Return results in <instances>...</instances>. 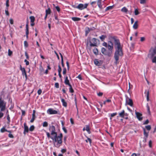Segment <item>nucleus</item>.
Segmentation results:
<instances>
[{"mask_svg":"<svg viewBox=\"0 0 156 156\" xmlns=\"http://www.w3.org/2000/svg\"><path fill=\"white\" fill-rule=\"evenodd\" d=\"M55 8L58 12H59L60 11V8L58 6H56Z\"/></svg>","mask_w":156,"mask_h":156,"instance_id":"58","label":"nucleus"},{"mask_svg":"<svg viewBox=\"0 0 156 156\" xmlns=\"http://www.w3.org/2000/svg\"><path fill=\"white\" fill-rule=\"evenodd\" d=\"M101 51L103 54L109 57L111 56L112 55L108 50H106L104 48H101Z\"/></svg>","mask_w":156,"mask_h":156,"instance_id":"5","label":"nucleus"},{"mask_svg":"<svg viewBox=\"0 0 156 156\" xmlns=\"http://www.w3.org/2000/svg\"><path fill=\"white\" fill-rule=\"evenodd\" d=\"M156 54V47L154 48L151 47L149 50L148 57L152 58Z\"/></svg>","mask_w":156,"mask_h":156,"instance_id":"4","label":"nucleus"},{"mask_svg":"<svg viewBox=\"0 0 156 156\" xmlns=\"http://www.w3.org/2000/svg\"><path fill=\"white\" fill-rule=\"evenodd\" d=\"M134 19H133V18H131V23L132 24L133 22H134Z\"/></svg>","mask_w":156,"mask_h":156,"instance_id":"64","label":"nucleus"},{"mask_svg":"<svg viewBox=\"0 0 156 156\" xmlns=\"http://www.w3.org/2000/svg\"><path fill=\"white\" fill-rule=\"evenodd\" d=\"M106 37V35H102L99 38L102 41H103Z\"/></svg>","mask_w":156,"mask_h":156,"instance_id":"26","label":"nucleus"},{"mask_svg":"<svg viewBox=\"0 0 156 156\" xmlns=\"http://www.w3.org/2000/svg\"><path fill=\"white\" fill-rule=\"evenodd\" d=\"M26 30H29L28 22H27V23L26 24Z\"/></svg>","mask_w":156,"mask_h":156,"instance_id":"59","label":"nucleus"},{"mask_svg":"<svg viewBox=\"0 0 156 156\" xmlns=\"http://www.w3.org/2000/svg\"><path fill=\"white\" fill-rule=\"evenodd\" d=\"M102 45L106 47H107L108 45V43H107L106 42H104L102 44Z\"/></svg>","mask_w":156,"mask_h":156,"instance_id":"43","label":"nucleus"},{"mask_svg":"<svg viewBox=\"0 0 156 156\" xmlns=\"http://www.w3.org/2000/svg\"><path fill=\"white\" fill-rule=\"evenodd\" d=\"M5 13L6 15L8 16L9 15V13L8 11H5Z\"/></svg>","mask_w":156,"mask_h":156,"instance_id":"63","label":"nucleus"},{"mask_svg":"<svg viewBox=\"0 0 156 156\" xmlns=\"http://www.w3.org/2000/svg\"><path fill=\"white\" fill-rule=\"evenodd\" d=\"M143 130H144V136H145L146 138H147L148 136V132H146V130L144 128L143 129Z\"/></svg>","mask_w":156,"mask_h":156,"instance_id":"21","label":"nucleus"},{"mask_svg":"<svg viewBox=\"0 0 156 156\" xmlns=\"http://www.w3.org/2000/svg\"><path fill=\"white\" fill-rule=\"evenodd\" d=\"M61 101L62 103V105L65 107H66L67 106V104L65 101V100L63 98H61Z\"/></svg>","mask_w":156,"mask_h":156,"instance_id":"17","label":"nucleus"},{"mask_svg":"<svg viewBox=\"0 0 156 156\" xmlns=\"http://www.w3.org/2000/svg\"><path fill=\"white\" fill-rule=\"evenodd\" d=\"M6 102L2 99V97H0V111L3 112L6 109Z\"/></svg>","mask_w":156,"mask_h":156,"instance_id":"3","label":"nucleus"},{"mask_svg":"<svg viewBox=\"0 0 156 156\" xmlns=\"http://www.w3.org/2000/svg\"><path fill=\"white\" fill-rule=\"evenodd\" d=\"M96 2H95V1H94V2H91L90 4L91 5H92L93 6L94 5H96Z\"/></svg>","mask_w":156,"mask_h":156,"instance_id":"51","label":"nucleus"},{"mask_svg":"<svg viewBox=\"0 0 156 156\" xmlns=\"http://www.w3.org/2000/svg\"><path fill=\"white\" fill-rule=\"evenodd\" d=\"M147 0H140V3L142 4H145Z\"/></svg>","mask_w":156,"mask_h":156,"instance_id":"33","label":"nucleus"},{"mask_svg":"<svg viewBox=\"0 0 156 156\" xmlns=\"http://www.w3.org/2000/svg\"><path fill=\"white\" fill-rule=\"evenodd\" d=\"M152 62L153 63L156 62V56H154L153 58L152 59Z\"/></svg>","mask_w":156,"mask_h":156,"instance_id":"42","label":"nucleus"},{"mask_svg":"<svg viewBox=\"0 0 156 156\" xmlns=\"http://www.w3.org/2000/svg\"><path fill=\"white\" fill-rule=\"evenodd\" d=\"M126 103L132 107L133 105V103L132 100L128 98L126 99Z\"/></svg>","mask_w":156,"mask_h":156,"instance_id":"9","label":"nucleus"},{"mask_svg":"<svg viewBox=\"0 0 156 156\" xmlns=\"http://www.w3.org/2000/svg\"><path fill=\"white\" fill-rule=\"evenodd\" d=\"M117 112L113 113L112 114H111V116L110 117V119L111 120L112 119V117H114V116H115L116 115H117Z\"/></svg>","mask_w":156,"mask_h":156,"instance_id":"31","label":"nucleus"},{"mask_svg":"<svg viewBox=\"0 0 156 156\" xmlns=\"http://www.w3.org/2000/svg\"><path fill=\"white\" fill-rule=\"evenodd\" d=\"M121 11L125 13H127L128 12V10L126 7H124L121 9Z\"/></svg>","mask_w":156,"mask_h":156,"instance_id":"16","label":"nucleus"},{"mask_svg":"<svg viewBox=\"0 0 156 156\" xmlns=\"http://www.w3.org/2000/svg\"><path fill=\"white\" fill-rule=\"evenodd\" d=\"M35 128V127L34 125L31 126L29 129V130L30 131H33Z\"/></svg>","mask_w":156,"mask_h":156,"instance_id":"32","label":"nucleus"},{"mask_svg":"<svg viewBox=\"0 0 156 156\" xmlns=\"http://www.w3.org/2000/svg\"><path fill=\"white\" fill-rule=\"evenodd\" d=\"M62 71V69L60 65L58 66V73H61V72Z\"/></svg>","mask_w":156,"mask_h":156,"instance_id":"40","label":"nucleus"},{"mask_svg":"<svg viewBox=\"0 0 156 156\" xmlns=\"http://www.w3.org/2000/svg\"><path fill=\"white\" fill-rule=\"evenodd\" d=\"M124 114L125 111L124 110H123L121 112L119 113V115L120 117L123 118L124 117Z\"/></svg>","mask_w":156,"mask_h":156,"instance_id":"22","label":"nucleus"},{"mask_svg":"<svg viewBox=\"0 0 156 156\" xmlns=\"http://www.w3.org/2000/svg\"><path fill=\"white\" fill-rule=\"evenodd\" d=\"M85 130H86L88 132V125H86V128H85V127H84L83 129V131H85Z\"/></svg>","mask_w":156,"mask_h":156,"instance_id":"52","label":"nucleus"},{"mask_svg":"<svg viewBox=\"0 0 156 156\" xmlns=\"http://www.w3.org/2000/svg\"><path fill=\"white\" fill-rule=\"evenodd\" d=\"M94 64L96 66H101L102 63L103 62L101 60H99L97 59H95L94 61Z\"/></svg>","mask_w":156,"mask_h":156,"instance_id":"10","label":"nucleus"},{"mask_svg":"<svg viewBox=\"0 0 156 156\" xmlns=\"http://www.w3.org/2000/svg\"><path fill=\"white\" fill-rule=\"evenodd\" d=\"M145 40V38L144 37H142L140 38V41L143 42Z\"/></svg>","mask_w":156,"mask_h":156,"instance_id":"56","label":"nucleus"},{"mask_svg":"<svg viewBox=\"0 0 156 156\" xmlns=\"http://www.w3.org/2000/svg\"><path fill=\"white\" fill-rule=\"evenodd\" d=\"M30 22L31 23H33L35 20V17L34 16H31L30 17Z\"/></svg>","mask_w":156,"mask_h":156,"instance_id":"24","label":"nucleus"},{"mask_svg":"<svg viewBox=\"0 0 156 156\" xmlns=\"http://www.w3.org/2000/svg\"><path fill=\"white\" fill-rule=\"evenodd\" d=\"M109 39L110 40L108 42V50L112 54L114 43L115 50L114 56L115 60V63L117 65L119 63V57L122 56L123 55L122 46H121L120 40L117 36H110L109 37Z\"/></svg>","mask_w":156,"mask_h":156,"instance_id":"1","label":"nucleus"},{"mask_svg":"<svg viewBox=\"0 0 156 156\" xmlns=\"http://www.w3.org/2000/svg\"><path fill=\"white\" fill-rule=\"evenodd\" d=\"M9 22L11 24H12L13 23V19L12 18H11L9 20Z\"/></svg>","mask_w":156,"mask_h":156,"instance_id":"55","label":"nucleus"},{"mask_svg":"<svg viewBox=\"0 0 156 156\" xmlns=\"http://www.w3.org/2000/svg\"><path fill=\"white\" fill-rule=\"evenodd\" d=\"M46 14L48 15L49 14L51 13V10L50 8H48L47 9H46L45 11Z\"/></svg>","mask_w":156,"mask_h":156,"instance_id":"27","label":"nucleus"},{"mask_svg":"<svg viewBox=\"0 0 156 156\" xmlns=\"http://www.w3.org/2000/svg\"><path fill=\"white\" fill-rule=\"evenodd\" d=\"M101 1L102 0H98L96 2L97 5H98L99 8L100 9H102V6L101 5Z\"/></svg>","mask_w":156,"mask_h":156,"instance_id":"13","label":"nucleus"},{"mask_svg":"<svg viewBox=\"0 0 156 156\" xmlns=\"http://www.w3.org/2000/svg\"><path fill=\"white\" fill-rule=\"evenodd\" d=\"M21 71L22 72V74L23 76H24L26 78V79L27 80V74L26 73V72L25 69L24 68V69H23Z\"/></svg>","mask_w":156,"mask_h":156,"instance_id":"14","label":"nucleus"},{"mask_svg":"<svg viewBox=\"0 0 156 156\" xmlns=\"http://www.w3.org/2000/svg\"><path fill=\"white\" fill-rule=\"evenodd\" d=\"M35 115H32V118L30 121V122L31 123L33 122L35 120Z\"/></svg>","mask_w":156,"mask_h":156,"instance_id":"30","label":"nucleus"},{"mask_svg":"<svg viewBox=\"0 0 156 156\" xmlns=\"http://www.w3.org/2000/svg\"><path fill=\"white\" fill-rule=\"evenodd\" d=\"M55 87L58 88L59 87V83H56L55 84Z\"/></svg>","mask_w":156,"mask_h":156,"instance_id":"44","label":"nucleus"},{"mask_svg":"<svg viewBox=\"0 0 156 156\" xmlns=\"http://www.w3.org/2000/svg\"><path fill=\"white\" fill-rule=\"evenodd\" d=\"M49 129L51 132V136L50 133L45 131L47 137L48 138H51L53 141V143L55 147L58 148L60 146V144H62V134L60 133L59 136H57L56 132H55V128L54 126L52 125L50 126Z\"/></svg>","mask_w":156,"mask_h":156,"instance_id":"2","label":"nucleus"},{"mask_svg":"<svg viewBox=\"0 0 156 156\" xmlns=\"http://www.w3.org/2000/svg\"><path fill=\"white\" fill-rule=\"evenodd\" d=\"M64 83L66 85H67L69 86V85H70V84L69 83V80H68V77L67 76L66 77Z\"/></svg>","mask_w":156,"mask_h":156,"instance_id":"18","label":"nucleus"},{"mask_svg":"<svg viewBox=\"0 0 156 156\" xmlns=\"http://www.w3.org/2000/svg\"><path fill=\"white\" fill-rule=\"evenodd\" d=\"M93 52L94 54L97 55L98 54V49L96 48H94L93 49Z\"/></svg>","mask_w":156,"mask_h":156,"instance_id":"20","label":"nucleus"},{"mask_svg":"<svg viewBox=\"0 0 156 156\" xmlns=\"http://www.w3.org/2000/svg\"><path fill=\"white\" fill-rule=\"evenodd\" d=\"M145 128L148 130H150L151 129V127L150 125H148L145 126Z\"/></svg>","mask_w":156,"mask_h":156,"instance_id":"36","label":"nucleus"},{"mask_svg":"<svg viewBox=\"0 0 156 156\" xmlns=\"http://www.w3.org/2000/svg\"><path fill=\"white\" fill-rule=\"evenodd\" d=\"M149 146L151 148L152 147V141L151 140H150L148 144Z\"/></svg>","mask_w":156,"mask_h":156,"instance_id":"37","label":"nucleus"},{"mask_svg":"<svg viewBox=\"0 0 156 156\" xmlns=\"http://www.w3.org/2000/svg\"><path fill=\"white\" fill-rule=\"evenodd\" d=\"M149 122V121L148 119L146 120L144 122V124H147Z\"/></svg>","mask_w":156,"mask_h":156,"instance_id":"61","label":"nucleus"},{"mask_svg":"<svg viewBox=\"0 0 156 156\" xmlns=\"http://www.w3.org/2000/svg\"><path fill=\"white\" fill-rule=\"evenodd\" d=\"M47 112L48 114L50 115L58 114V111L54 110L53 109L51 108H49L47 111Z\"/></svg>","mask_w":156,"mask_h":156,"instance_id":"8","label":"nucleus"},{"mask_svg":"<svg viewBox=\"0 0 156 156\" xmlns=\"http://www.w3.org/2000/svg\"><path fill=\"white\" fill-rule=\"evenodd\" d=\"M25 56H26V58L27 59H28L29 58V57L28 54H27V53L26 52H25Z\"/></svg>","mask_w":156,"mask_h":156,"instance_id":"53","label":"nucleus"},{"mask_svg":"<svg viewBox=\"0 0 156 156\" xmlns=\"http://www.w3.org/2000/svg\"><path fill=\"white\" fill-rule=\"evenodd\" d=\"M145 93L146 94V95L147 97V101H148L149 100V92L148 90H146L145 92Z\"/></svg>","mask_w":156,"mask_h":156,"instance_id":"19","label":"nucleus"},{"mask_svg":"<svg viewBox=\"0 0 156 156\" xmlns=\"http://www.w3.org/2000/svg\"><path fill=\"white\" fill-rule=\"evenodd\" d=\"M69 91L71 93H73L74 92V90L72 88V86L71 85V84L69 85Z\"/></svg>","mask_w":156,"mask_h":156,"instance_id":"34","label":"nucleus"},{"mask_svg":"<svg viewBox=\"0 0 156 156\" xmlns=\"http://www.w3.org/2000/svg\"><path fill=\"white\" fill-rule=\"evenodd\" d=\"M72 19L73 20L75 21H79L80 20H81L80 18L76 17H73L72 18Z\"/></svg>","mask_w":156,"mask_h":156,"instance_id":"23","label":"nucleus"},{"mask_svg":"<svg viewBox=\"0 0 156 156\" xmlns=\"http://www.w3.org/2000/svg\"><path fill=\"white\" fill-rule=\"evenodd\" d=\"M97 94L98 96L101 97L102 96L103 93L102 92H99V93H98Z\"/></svg>","mask_w":156,"mask_h":156,"instance_id":"48","label":"nucleus"},{"mask_svg":"<svg viewBox=\"0 0 156 156\" xmlns=\"http://www.w3.org/2000/svg\"><path fill=\"white\" fill-rule=\"evenodd\" d=\"M136 115L137 119L139 120H141L142 119V117H141L142 114L138 112H136Z\"/></svg>","mask_w":156,"mask_h":156,"instance_id":"12","label":"nucleus"},{"mask_svg":"<svg viewBox=\"0 0 156 156\" xmlns=\"http://www.w3.org/2000/svg\"><path fill=\"white\" fill-rule=\"evenodd\" d=\"M113 7H114L113 5L108 6L106 7L105 10L107 11V10H110V9H112L113 8Z\"/></svg>","mask_w":156,"mask_h":156,"instance_id":"29","label":"nucleus"},{"mask_svg":"<svg viewBox=\"0 0 156 156\" xmlns=\"http://www.w3.org/2000/svg\"><path fill=\"white\" fill-rule=\"evenodd\" d=\"M4 115V114L2 112H0V118H2Z\"/></svg>","mask_w":156,"mask_h":156,"instance_id":"62","label":"nucleus"},{"mask_svg":"<svg viewBox=\"0 0 156 156\" xmlns=\"http://www.w3.org/2000/svg\"><path fill=\"white\" fill-rule=\"evenodd\" d=\"M42 93V90L41 89H39L38 90L37 93L38 95H40Z\"/></svg>","mask_w":156,"mask_h":156,"instance_id":"49","label":"nucleus"},{"mask_svg":"<svg viewBox=\"0 0 156 156\" xmlns=\"http://www.w3.org/2000/svg\"><path fill=\"white\" fill-rule=\"evenodd\" d=\"M9 0H6V7H9Z\"/></svg>","mask_w":156,"mask_h":156,"instance_id":"45","label":"nucleus"},{"mask_svg":"<svg viewBox=\"0 0 156 156\" xmlns=\"http://www.w3.org/2000/svg\"><path fill=\"white\" fill-rule=\"evenodd\" d=\"M146 107H147V112L148 113V114L149 115H150L151 114V112H150V107H149V105H148V104H147Z\"/></svg>","mask_w":156,"mask_h":156,"instance_id":"25","label":"nucleus"},{"mask_svg":"<svg viewBox=\"0 0 156 156\" xmlns=\"http://www.w3.org/2000/svg\"><path fill=\"white\" fill-rule=\"evenodd\" d=\"M6 131H7V130L4 127L1 128L0 130L1 132L2 133H4L5 132H6Z\"/></svg>","mask_w":156,"mask_h":156,"instance_id":"28","label":"nucleus"},{"mask_svg":"<svg viewBox=\"0 0 156 156\" xmlns=\"http://www.w3.org/2000/svg\"><path fill=\"white\" fill-rule=\"evenodd\" d=\"M62 129L63 130V131H64V132L65 133H67V131L66 129V128H65V127H62Z\"/></svg>","mask_w":156,"mask_h":156,"instance_id":"47","label":"nucleus"},{"mask_svg":"<svg viewBox=\"0 0 156 156\" xmlns=\"http://www.w3.org/2000/svg\"><path fill=\"white\" fill-rule=\"evenodd\" d=\"M134 13L135 15H137L139 14V13L137 9H135L134 11Z\"/></svg>","mask_w":156,"mask_h":156,"instance_id":"41","label":"nucleus"},{"mask_svg":"<svg viewBox=\"0 0 156 156\" xmlns=\"http://www.w3.org/2000/svg\"><path fill=\"white\" fill-rule=\"evenodd\" d=\"M48 124L46 122H44L43 123L42 126L43 127H46L48 126Z\"/></svg>","mask_w":156,"mask_h":156,"instance_id":"35","label":"nucleus"},{"mask_svg":"<svg viewBox=\"0 0 156 156\" xmlns=\"http://www.w3.org/2000/svg\"><path fill=\"white\" fill-rule=\"evenodd\" d=\"M61 64H62V67H64V63H63V59H61Z\"/></svg>","mask_w":156,"mask_h":156,"instance_id":"60","label":"nucleus"},{"mask_svg":"<svg viewBox=\"0 0 156 156\" xmlns=\"http://www.w3.org/2000/svg\"><path fill=\"white\" fill-rule=\"evenodd\" d=\"M24 62L26 63V65L27 66L29 65V62L27 61L26 59L24 60Z\"/></svg>","mask_w":156,"mask_h":156,"instance_id":"57","label":"nucleus"},{"mask_svg":"<svg viewBox=\"0 0 156 156\" xmlns=\"http://www.w3.org/2000/svg\"><path fill=\"white\" fill-rule=\"evenodd\" d=\"M66 73V68H64L63 69V75H65Z\"/></svg>","mask_w":156,"mask_h":156,"instance_id":"46","label":"nucleus"},{"mask_svg":"<svg viewBox=\"0 0 156 156\" xmlns=\"http://www.w3.org/2000/svg\"><path fill=\"white\" fill-rule=\"evenodd\" d=\"M88 6V4L86 3L84 5L80 4L76 7V8L80 10H82L85 8H86Z\"/></svg>","mask_w":156,"mask_h":156,"instance_id":"6","label":"nucleus"},{"mask_svg":"<svg viewBox=\"0 0 156 156\" xmlns=\"http://www.w3.org/2000/svg\"><path fill=\"white\" fill-rule=\"evenodd\" d=\"M8 136L9 137L11 138H13L14 137V136H13V135L10 133L9 134Z\"/></svg>","mask_w":156,"mask_h":156,"instance_id":"54","label":"nucleus"},{"mask_svg":"<svg viewBox=\"0 0 156 156\" xmlns=\"http://www.w3.org/2000/svg\"><path fill=\"white\" fill-rule=\"evenodd\" d=\"M90 46H97V40L95 38H92L91 40L90 41Z\"/></svg>","mask_w":156,"mask_h":156,"instance_id":"7","label":"nucleus"},{"mask_svg":"<svg viewBox=\"0 0 156 156\" xmlns=\"http://www.w3.org/2000/svg\"><path fill=\"white\" fill-rule=\"evenodd\" d=\"M138 21H136L135 22L133 26V28L134 29H136L138 28Z\"/></svg>","mask_w":156,"mask_h":156,"instance_id":"15","label":"nucleus"},{"mask_svg":"<svg viewBox=\"0 0 156 156\" xmlns=\"http://www.w3.org/2000/svg\"><path fill=\"white\" fill-rule=\"evenodd\" d=\"M12 54V52L10 49L8 50V55L11 56Z\"/></svg>","mask_w":156,"mask_h":156,"instance_id":"39","label":"nucleus"},{"mask_svg":"<svg viewBox=\"0 0 156 156\" xmlns=\"http://www.w3.org/2000/svg\"><path fill=\"white\" fill-rule=\"evenodd\" d=\"M24 46L25 48H27L28 46V44L27 42L26 41H24Z\"/></svg>","mask_w":156,"mask_h":156,"instance_id":"38","label":"nucleus"},{"mask_svg":"<svg viewBox=\"0 0 156 156\" xmlns=\"http://www.w3.org/2000/svg\"><path fill=\"white\" fill-rule=\"evenodd\" d=\"M24 130L23 131V134L25 135L27 133H28L29 131V129L28 126L27 125L26 123L25 122L24 124Z\"/></svg>","mask_w":156,"mask_h":156,"instance_id":"11","label":"nucleus"},{"mask_svg":"<svg viewBox=\"0 0 156 156\" xmlns=\"http://www.w3.org/2000/svg\"><path fill=\"white\" fill-rule=\"evenodd\" d=\"M61 151L62 153H64L66 151V149H62L61 150Z\"/></svg>","mask_w":156,"mask_h":156,"instance_id":"50","label":"nucleus"}]
</instances>
